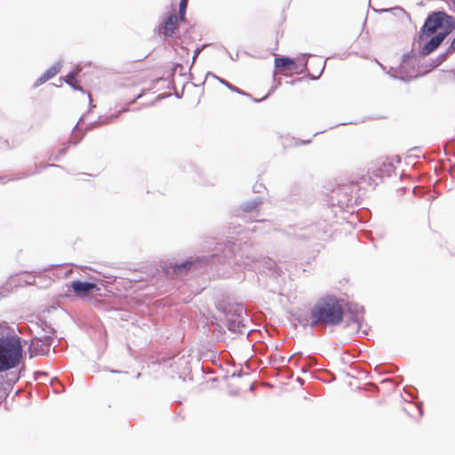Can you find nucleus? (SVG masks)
Returning <instances> with one entry per match:
<instances>
[{
	"label": "nucleus",
	"mask_w": 455,
	"mask_h": 455,
	"mask_svg": "<svg viewBox=\"0 0 455 455\" xmlns=\"http://www.w3.org/2000/svg\"><path fill=\"white\" fill-rule=\"evenodd\" d=\"M249 243H242L237 242H228L221 252H213L209 255H202L196 257H189L182 262H171L168 265L163 267V270L166 275L170 277L181 276L187 275L191 269H200L204 266L215 265V264H226V259L229 257L228 255L235 256V262L239 263L243 260V255L240 259L235 255L236 250L245 251L249 249Z\"/></svg>",
	"instance_id": "obj_1"
},
{
	"label": "nucleus",
	"mask_w": 455,
	"mask_h": 455,
	"mask_svg": "<svg viewBox=\"0 0 455 455\" xmlns=\"http://www.w3.org/2000/svg\"><path fill=\"white\" fill-rule=\"evenodd\" d=\"M344 316L343 307L339 301L334 296H327L321 298L311 307L310 310V323L311 327L324 325V326H336L339 325ZM305 323L299 320L301 324H307V319Z\"/></svg>",
	"instance_id": "obj_2"
},
{
	"label": "nucleus",
	"mask_w": 455,
	"mask_h": 455,
	"mask_svg": "<svg viewBox=\"0 0 455 455\" xmlns=\"http://www.w3.org/2000/svg\"><path fill=\"white\" fill-rule=\"evenodd\" d=\"M23 357L21 338L12 333L0 336V373L19 366Z\"/></svg>",
	"instance_id": "obj_3"
},
{
	"label": "nucleus",
	"mask_w": 455,
	"mask_h": 455,
	"mask_svg": "<svg viewBox=\"0 0 455 455\" xmlns=\"http://www.w3.org/2000/svg\"><path fill=\"white\" fill-rule=\"evenodd\" d=\"M455 28V19L443 11L430 12L426 18L418 36V43L435 33H444L448 36Z\"/></svg>",
	"instance_id": "obj_4"
},
{
	"label": "nucleus",
	"mask_w": 455,
	"mask_h": 455,
	"mask_svg": "<svg viewBox=\"0 0 455 455\" xmlns=\"http://www.w3.org/2000/svg\"><path fill=\"white\" fill-rule=\"evenodd\" d=\"M358 186L355 182L338 185L327 196V203L340 211L353 213L357 202Z\"/></svg>",
	"instance_id": "obj_5"
},
{
	"label": "nucleus",
	"mask_w": 455,
	"mask_h": 455,
	"mask_svg": "<svg viewBox=\"0 0 455 455\" xmlns=\"http://www.w3.org/2000/svg\"><path fill=\"white\" fill-rule=\"evenodd\" d=\"M228 242H231V241L229 240ZM233 242H237V243H249L250 247H249V249H247L245 251H240V250L235 251V255H236L238 259H240L241 255H243V260L239 261L238 264L235 262V260L234 255H228L229 257L226 259V264H228V265L235 264L237 266H243L244 267H253L252 264L258 262L259 265L262 266V271H264L265 269L273 271L275 273H278L280 271V267L276 265L275 261L273 260L272 259L263 258L260 260H257L256 257L253 253L251 243L249 241H247V240L243 241V239L238 238V239L234 240Z\"/></svg>",
	"instance_id": "obj_6"
},
{
	"label": "nucleus",
	"mask_w": 455,
	"mask_h": 455,
	"mask_svg": "<svg viewBox=\"0 0 455 455\" xmlns=\"http://www.w3.org/2000/svg\"><path fill=\"white\" fill-rule=\"evenodd\" d=\"M53 336L42 334L33 337L28 347L29 357L36 355H48L53 343Z\"/></svg>",
	"instance_id": "obj_7"
},
{
	"label": "nucleus",
	"mask_w": 455,
	"mask_h": 455,
	"mask_svg": "<svg viewBox=\"0 0 455 455\" xmlns=\"http://www.w3.org/2000/svg\"><path fill=\"white\" fill-rule=\"evenodd\" d=\"M217 309L224 315L225 319L235 320L245 323L248 315L246 309L242 304H228L219 303Z\"/></svg>",
	"instance_id": "obj_8"
},
{
	"label": "nucleus",
	"mask_w": 455,
	"mask_h": 455,
	"mask_svg": "<svg viewBox=\"0 0 455 455\" xmlns=\"http://www.w3.org/2000/svg\"><path fill=\"white\" fill-rule=\"evenodd\" d=\"M70 288L77 296H85L98 291V286L93 282L73 280Z\"/></svg>",
	"instance_id": "obj_9"
},
{
	"label": "nucleus",
	"mask_w": 455,
	"mask_h": 455,
	"mask_svg": "<svg viewBox=\"0 0 455 455\" xmlns=\"http://www.w3.org/2000/svg\"><path fill=\"white\" fill-rule=\"evenodd\" d=\"M445 36L444 33H436L421 47L420 52H419V57H425L435 52L444 41Z\"/></svg>",
	"instance_id": "obj_10"
},
{
	"label": "nucleus",
	"mask_w": 455,
	"mask_h": 455,
	"mask_svg": "<svg viewBox=\"0 0 455 455\" xmlns=\"http://www.w3.org/2000/svg\"><path fill=\"white\" fill-rule=\"evenodd\" d=\"M178 17L175 13L170 14L165 20L159 25V33H163L165 37H172L177 28Z\"/></svg>",
	"instance_id": "obj_11"
},
{
	"label": "nucleus",
	"mask_w": 455,
	"mask_h": 455,
	"mask_svg": "<svg viewBox=\"0 0 455 455\" xmlns=\"http://www.w3.org/2000/svg\"><path fill=\"white\" fill-rule=\"evenodd\" d=\"M61 60L57 61L50 68H48L43 75H41L34 83L33 88H37L44 84L52 77H54L61 69Z\"/></svg>",
	"instance_id": "obj_12"
},
{
	"label": "nucleus",
	"mask_w": 455,
	"mask_h": 455,
	"mask_svg": "<svg viewBox=\"0 0 455 455\" xmlns=\"http://www.w3.org/2000/svg\"><path fill=\"white\" fill-rule=\"evenodd\" d=\"M275 68L284 71H295L299 68V64L291 57L278 56L275 58Z\"/></svg>",
	"instance_id": "obj_13"
},
{
	"label": "nucleus",
	"mask_w": 455,
	"mask_h": 455,
	"mask_svg": "<svg viewBox=\"0 0 455 455\" xmlns=\"http://www.w3.org/2000/svg\"><path fill=\"white\" fill-rule=\"evenodd\" d=\"M310 56H311V54L304 53L300 57L298 58V61L299 62L301 61V69H300L299 73L307 72V76L311 80H316L320 77V76L323 74V72L324 70L325 61L323 62V64H322L320 61H319V63H317V66L320 67V70H319L318 75L315 76V75L309 73L307 70V58Z\"/></svg>",
	"instance_id": "obj_14"
},
{
	"label": "nucleus",
	"mask_w": 455,
	"mask_h": 455,
	"mask_svg": "<svg viewBox=\"0 0 455 455\" xmlns=\"http://www.w3.org/2000/svg\"><path fill=\"white\" fill-rule=\"evenodd\" d=\"M129 110V108H124L120 111L111 116H100L98 120L92 122L88 124L86 131L92 130L100 125H105L110 124L114 119L117 118L121 113L126 112Z\"/></svg>",
	"instance_id": "obj_15"
},
{
	"label": "nucleus",
	"mask_w": 455,
	"mask_h": 455,
	"mask_svg": "<svg viewBox=\"0 0 455 455\" xmlns=\"http://www.w3.org/2000/svg\"><path fill=\"white\" fill-rule=\"evenodd\" d=\"M81 68H76L68 72L66 77L63 79L64 82L68 84L73 90L79 91L81 92H84L82 86H80L77 82H76V77L79 75Z\"/></svg>",
	"instance_id": "obj_16"
},
{
	"label": "nucleus",
	"mask_w": 455,
	"mask_h": 455,
	"mask_svg": "<svg viewBox=\"0 0 455 455\" xmlns=\"http://www.w3.org/2000/svg\"><path fill=\"white\" fill-rule=\"evenodd\" d=\"M225 322L228 330L234 334H243L247 328L245 323L243 322L229 319H225Z\"/></svg>",
	"instance_id": "obj_17"
},
{
	"label": "nucleus",
	"mask_w": 455,
	"mask_h": 455,
	"mask_svg": "<svg viewBox=\"0 0 455 455\" xmlns=\"http://www.w3.org/2000/svg\"><path fill=\"white\" fill-rule=\"evenodd\" d=\"M282 139V145L283 148H291V147H299V146H303V145H307L309 143H311L312 140L311 139H308V140H299V139H296L294 137H281Z\"/></svg>",
	"instance_id": "obj_18"
},
{
	"label": "nucleus",
	"mask_w": 455,
	"mask_h": 455,
	"mask_svg": "<svg viewBox=\"0 0 455 455\" xmlns=\"http://www.w3.org/2000/svg\"><path fill=\"white\" fill-rule=\"evenodd\" d=\"M263 204L262 196H256L253 199L242 203L240 208L243 212H252L257 207Z\"/></svg>",
	"instance_id": "obj_19"
},
{
	"label": "nucleus",
	"mask_w": 455,
	"mask_h": 455,
	"mask_svg": "<svg viewBox=\"0 0 455 455\" xmlns=\"http://www.w3.org/2000/svg\"><path fill=\"white\" fill-rule=\"evenodd\" d=\"M83 122V117H81L75 127L72 130V134L68 140V143L71 145H77L81 142L84 136L85 135V132L78 129V125Z\"/></svg>",
	"instance_id": "obj_20"
},
{
	"label": "nucleus",
	"mask_w": 455,
	"mask_h": 455,
	"mask_svg": "<svg viewBox=\"0 0 455 455\" xmlns=\"http://www.w3.org/2000/svg\"><path fill=\"white\" fill-rule=\"evenodd\" d=\"M207 76H212V77H214L215 79H217L221 84L225 85L228 89H229L231 92H235V93H238V94H241L243 96H246V97H251V94L241 90L240 88L233 85L231 83H229L228 81L221 78V77H219L217 76L216 75L212 74V73H208Z\"/></svg>",
	"instance_id": "obj_21"
},
{
	"label": "nucleus",
	"mask_w": 455,
	"mask_h": 455,
	"mask_svg": "<svg viewBox=\"0 0 455 455\" xmlns=\"http://www.w3.org/2000/svg\"><path fill=\"white\" fill-rule=\"evenodd\" d=\"M451 53H452V52H450V49L447 48L445 52H441L435 59L431 60L427 72H429L439 67Z\"/></svg>",
	"instance_id": "obj_22"
},
{
	"label": "nucleus",
	"mask_w": 455,
	"mask_h": 455,
	"mask_svg": "<svg viewBox=\"0 0 455 455\" xmlns=\"http://www.w3.org/2000/svg\"><path fill=\"white\" fill-rule=\"evenodd\" d=\"M392 172V165L390 164L382 163V164L372 172L376 177L383 178L384 176H389Z\"/></svg>",
	"instance_id": "obj_23"
},
{
	"label": "nucleus",
	"mask_w": 455,
	"mask_h": 455,
	"mask_svg": "<svg viewBox=\"0 0 455 455\" xmlns=\"http://www.w3.org/2000/svg\"><path fill=\"white\" fill-rule=\"evenodd\" d=\"M36 324L44 332L43 334L52 335L53 339L55 338V334H56L55 329L50 323H48L45 320L39 319L38 322L36 323Z\"/></svg>",
	"instance_id": "obj_24"
},
{
	"label": "nucleus",
	"mask_w": 455,
	"mask_h": 455,
	"mask_svg": "<svg viewBox=\"0 0 455 455\" xmlns=\"http://www.w3.org/2000/svg\"><path fill=\"white\" fill-rule=\"evenodd\" d=\"M188 0H180L179 4V18L180 20H185L186 11Z\"/></svg>",
	"instance_id": "obj_25"
},
{
	"label": "nucleus",
	"mask_w": 455,
	"mask_h": 455,
	"mask_svg": "<svg viewBox=\"0 0 455 455\" xmlns=\"http://www.w3.org/2000/svg\"><path fill=\"white\" fill-rule=\"evenodd\" d=\"M349 325H352L353 330L358 332L362 327V323L359 317L357 315H353L351 317V323H349Z\"/></svg>",
	"instance_id": "obj_26"
},
{
	"label": "nucleus",
	"mask_w": 455,
	"mask_h": 455,
	"mask_svg": "<svg viewBox=\"0 0 455 455\" xmlns=\"http://www.w3.org/2000/svg\"><path fill=\"white\" fill-rule=\"evenodd\" d=\"M178 68H180V70H179L180 75H181V76L185 75L184 67L181 64H180V63H175L173 65V67L172 68V71H171L172 77L174 76V75L177 72Z\"/></svg>",
	"instance_id": "obj_27"
},
{
	"label": "nucleus",
	"mask_w": 455,
	"mask_h": 455,
	"mask_svg": "<svg viewBox=\"0 0 455 455\" xmlns=\"http://www.w3.org/2000/svg\"><path fill=\"white\" fill-rule=\"evenodd\" d=\"M403 391L411 397L414 398L417 394V389L414 387L411 386H406L403 387Z\"/></svg>",
	"instance_id": "obj_28"
},
{
	"label": "nucleus",
	"mask_w": 455,
	"mask_h": 455,
	"mask_svg": "<svg viewBox=\"0 0 455 455\" xmlns=\"http://www.w3.org/2000/svg\"><path fill=\"white\" fill-rule=\"evenodd\" d=\"M417 54L416 52H414V48L409 52H406L403 55V58H402V60L403 62H407L409 61L411 59H413V58H416Z\"/></svg>",
	"instance_id": "obj_29"
},
{
	"label": "nucleus",
	"mask_w": 455,
	"mask_h": 455,
	"mask_svg": "<svg viewBox=\"0 0 455 455\" xmlns=\"http://www.w3.org/2000/svg\"><path fill=\"white\" fill-rule=\"evenodd\" d=\"M48 374L45 371H38L35 372V379L36 380H43L47 379Z\"/></svg>",
	"instance_id": "obj_30"
},
{
	"label": "nucleus",
	"mask_w": 455,
	"mask_h": 455,
	"mask_svg": "<svg viewBox=\"0 0 455 455\" xmlns=\"http://www.w3.org/2000/svg\"><path fill=\"white\" fill-rule=\"evenodd\" d=\"M71 144L68 143V141L65 144H63V146L61 147V148L59 149V155H63L65 156L67 154V152L68 151V148H69V146Z\"/></svg>",
	"instance_id": "obj_31"
},
{
	"label": "nucleus",
	"mask_w": 455,
	"mask_h": 455,
	"mask_svg": "<svg viewBox=\"0 0 455 455\" xmlns=\"http://www.w3.org/2000/svg\"><path fill=\"white\" fill-rule=\"evenodd\" d=\"M263 189H266L263 184H255L252 188L254 193L259 194Z\"/></svg>",
	"instance_id": "obj_32"
},
{
	"label": "nucleus",
	"mask_w": 455,
	"mask_h": 455,
	"mask_svg": "<svg viewBox=\"0 0 455 455\" xmlns=\"http://www.w3.org/2000/svg\"><path fill=\"white\" fill-rule=\"evenodd\" d=\"M48 167H60V166L58 164H48L42 165L40 167V169L36 170V172H40L42 170L46 169Z\"/></svg>",
	"instance_id": "obj_33"
},
{
	"label": "nucleus",
	"mask_w": 455,
	"mask_h": 455,
	"mask_svg": "<svg viewBox=\"0 0 455 455\" xmlns=\"http://www.w3.org/2000/svg\"><path fill=\"white\" fill-rule=\"evenodd\" d=\"M63 156V155H59V150L57 151L56 154H52L51 156H50V159L53 160V161H59L60 159V157Z\"/></svg>",
	"instance_id": "obj_34"
},
{
	"label": "nucleus",
	"mask_w": 455,
	"mask_h": 455,
	"mask_svg": "<svg viewBox=\"0 0 455 455\" xmlns=\"http://www.w3.org/2000/svg\"><path fill=\"white\" fill-rule=\"evenodd\" d=\"M225 51H226V52H227V54H228V58H229L231 60L235 61V60H238V57H239L238 52H237V53L235 54V56L234 57V56H233V55H232L228 51H227V50H225Z\"/></svg>",
	"instance_id": "obj_35"
},
{
	"label": "nucleus",
	"mask_w": 455,
	"mask_h": 455,
	"mask_svg": "<svg viewBox=\"0 0 455 455\" xmlns=\"http://www.w3.org/2000/svg\"><path fill=\"white\" fill-rule=\"evenodd\" d=\"M201 52V49L199 47H197L195 52H194V55H193V63L195 62L196 57L198 56V54Z\"/></svg>",
	"instance_id": "obj_36"
},
{
	"label": "nucleus",
	"mask_w": 455,
	"mask_h": 455,
	"mask_svg": "<svg viewBox=\"0 0 455 455\" xmlns=\"http://www.w3.org/2000/svg\"><path fill=\"white\" fill-rule=\"evenodd\" d=\"M30 175H31V173L24 172V173H22L20 176H19V177H17V178H12V179H11V180H18V179L27 178V177H28V176H30Z\"/></svg>",
	"instance_id": "obj_37"
},
{
	"label": "nucleus",
	"mask_w": 455,
	"mask_h": 455,
	"mask_svg": "<svg viewBox=\"0 0 455 455\" xmlns=\"http://www.w3.org/2000/svg\"><path fill=\"white\" fill-rule=\"evenodd\" d=\"M249 98L251 99L254 102H260V101L264 100L267 98V96L263 97L262 99H255V98H252L251 96Z\"/></svg>",
	"instance_id": "obj_38"
},
{
	"label": "nucleus",
	"mask_w": 455,
	"mask_h": 455,
	"mask_svg": "<svg viewBox=\"0 0 455 455\" xmlns=\"http://www.w3.org/2000/svg\"><path fill=\"white\" fill-rule=\"evenodd\" d=\"M182 94H183V90H182L180 92H175V96H176L177 98H181Z\"/></svg>",
	"instance_id": "obj_39"
},
{
	"label": "nucleus",
	"mask_w": 455,
	"mask_h": 455,
	"mask_svg": "<svg viewBox=\"0 0 455 455\" xmlns=\"http://www.w3.org/2000/svg\"><path fill=\"white\" fill-rule=\"evenodd\" d=\"M297 355H298V354H294V355H291V357L289 358V360H288V361H289V362L293 361V360H294V358H295Z\"/></svg>",
	"instance_id": "obj_40"
},
{
	"label": "nucleus",
	"mask_w": 455,
	"mask_h": 455,
	"mask_svg": "<svg viewBox=\"0 0 455 455\" xmlns=\"http://www.w3.org/2000/svg\"><path fill=\"white\" fill-rule=\"evenodd\" d=\"M60 386L61 387V390H57L54 388L55 393H60V392L64 391V387L61 384H60Z\"/></svg>",
	"instance_id": "obj_41"
},
{
	"label": "nucleus",
	"mask_w": 455,
	"mask_h": 455,
	"mask_svg": "<svg viewBox=\"0 0 455 455\" xmlns=\"http://www.w3.org/2000/svg\"><path fill=\"white\" fill-rule=\"evenodd\" d=\"M34 283H35V281H30V280L26 281V284H28V285H32V284H34Z\"/></svg>",
	"instance_id": "obj_42"
},
{
	"label": "nucleus",
	"mask_w": 455,
	"mask_h": 455,
	"mask_svg": "<svg viewBox=\"0 0 455 455\" xmlns=\"http://www.w3.org/2000/svg\"><path fill=\"white\" fill-rule=\"evenodd\" d=\"M419 415L422 416L423 415V409H422V406H419Z\"/></svg>",
	"instance_id": "obj_43"
},
{
	"label": "nucleus",
	"mask_w": 455,
	"mask_h": 455,
	"mask_svg": "<svg viewBox=\"0 0 455 455\" xmlns=\"http://www.w3.org/2000/svg\"><path fill=\"white\" fill-rule=\"evenodd\" d=\"M297 381L299 382L301 385L304 383V380L300 377L297 378Z\"/></svg>",
	"instance_id": "obj_44"
},
{
	"label": "nucleus",
	"mask_w": 455,
	"mask_h": 455,
	"mask_svg": "<svg viewBox=\"0 0 455 455\" xmlns=\"http://www.w3.org/2000/svg\"><path fill=\"white\" fill-rule=\"evenodd\" d=\"M434 199H435V196H429L427 198V200H429V201H433Z\"/></svg>",
	"instance_id": "obj_45"
},
{
	"label": "nucleus",
	"mask_w": 455,
	"mask_h": 455,
	"mask_svg": "<svg viewBox=\"0 0 455 455\" xmlns=\"http://www.w3.org/2000/svg\"><path fill=\"white\" fill-rule=\"evenodd\" d=\"M54 381H58V380H57V379H52V380H51V385H52V386H53V382H54Z\"/></svg>",
	"instance_id": "obj_46"
},
{
	"label": "nucleus",
	"mask_w": 455,
	"mask_h": 455,
	"mask_svg": "<svg viewBox=\"0 0 455 455\" xmlns=\"http://www.w3.org/2000/svg\"><path fill=\"white\" fill-rule=\"evenodd\" d=\"M140 95H138L130 104H132L137 99H140Z\"/></svg>",
	"instance_id": "obj_47"
},
{
	"label": "nucleus",
	"mask_w": 455,
	"mask_h": 455,
	"mask_svg": "<svg viewBox=\"0 0 455 455\" xmlns=\"http://www.w3.org/2000/svg\"><path fill=\"white\" fill-rule=\"evenodd\" d=\"M301 371H302V372H307V370H306L305 368H302V369H301Z\"/></svg>",
	"instance_id": "obj_48"
},
{
	"label": "nucleus",
	"mask_w": 455,
	"mask_h": 455,
	"mask_svg": "<svg viewBox=\"0 0 455 455\" xmlns=\"http://www.w3.org/2000/svg\"><path fill=\"white\" fill-rule=\"evenodd\" d=\"M321 132H315V133L314 134V136H316V135H318V134H319V133H321Z\"/></svg>",
	"instance_id": "obj_49"
},
{
	"label": "nucleus",
	"mask_w": 455,
	"mask_h": 455,
	"mask_svg": "<svg viewBox=\"0 0 455 455\" xmlns=\"http://www.w3.org/2000/svg\"><path fill=\"white\" fill-rule=\"evenodd\" d=\"M140 373L139 372L137 375H136V378H140Z\"/></svg>",
	"instance_id": "obj_50"
},
{
	"label": "nucleus",
	"mask_w": 455,
	"mask_h": 455,
	"mask_svg": "<svg viewBox=\"0 0 455 455\" xmlns=\"http://www.w3.org/2000/svg\"><path fill=\"white\" fill-rule=\"evenodd\" d=\"M452 73L454 74V76H455V69H454V70H452Z\"/></svg>",
	"instance_id": "obj_51"
},
{
	"label": "nucleus",
	"mask_w": 455,
	"mask_h": 455,
	"mask_svg": "<svg viewBox=\"0 0 455 455\" xmlns=\"http://www.w3.org/2000/svg\"><path fill=\"white\" fill-rule=\"evenodd\" d=\"M1 297H3V294H2V292H0V298H1Z\"/></svg>",
	"instance_id": "obj_52"
}]
</instances>
